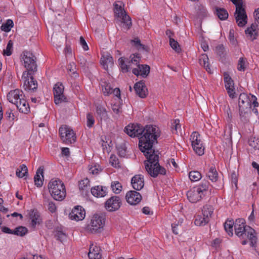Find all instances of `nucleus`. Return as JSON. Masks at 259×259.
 <instances>
[{
    "label": "nucleus",
    "mask_w": 259,
    "mask_h": 259,
    "mask_svg": "<svg viewBox=\"0 0 259 259\" xmlns=\"http://www.w3.org/2000/svg\"><path fill=\"white\" fill-rule=\"evenodd\" d=\"M143 132L139 138V147L144 153L147 159L145 161V168L148 174L152 177L156 178L159 174L164 175L166 169L159 163V156L155 154L153 149L154 143L157 142V138L160 136L159 128L156 126L147 125L143 127Z\"/></svg>",
    "instance_id": "f257e3e1"
},
{
    "label": "nucleus",
    "mask_w": 259,
    "mask_h": 259,
    "mask_svg": "<svg viewBox=\"0 0 259 259\" xmlns=\"http://www.w3.org/2000/svg\"><path fill=\"white\" fill-rule=\"evenodd\" d=\"M235 234L240 238H245L246 236L250 241V246H254L257 238L255 235V230L246 225L244 219H236L234 222Z\"/></svg>",
    "instance_id": "f03ea898"
},
{
    "label": "nucleus",
    "mask_w": 259,
    "mask_h": 259,
    "mask_svg": "<svg viewBox=\"0 0 259 259\" xmlns=\"http://www.w3.org/2000/svg\"><path fill=\"white\" fill-rule=\"evenodd\" d=\"M24 97L23 92L19 89L11 90L7 95L8 100L15 105L20 112L28 113L29 107Z\"/></svg>",
    "instance_id": "7ed1b4c3"
},
{
    "label": "nucleus",
    "mask_w": 259,
    "mask_h": 259,
    "mask_svg": "<svg viewBox=\"0 0 259 259\" xmlns=\"http://www.w3.org/2000/svg\"><path fill=\"white\" fill-rule=\"evenodd\" d=\"M48 189L51 196L55 200L61 201L66 197L64 184L59 179H52L48 184Z\"/></svg>",
    "instance_id": "20e7f679"
},
{
    "label": "nucleus",
    "mask_w": 259,
    "mask_h": 259,
    "mask_svg": "<svg viewBox=\"0 0 259 259\" xmlns=\"http://www.w3.org/2000/svg\"><path fill=\"white\" fill-rule=\"evenodd\" d=\"M238 105L240 113H247L250 111L252 106L258 107V103L255 96L241 93L239 97Z\"/></svg>",
    "instance_id": "39448f33"
},
{
    "label": "nucleus",
    "mask_w": 259,
    "mask_h": 259,
    "mask_svg": "<svg viewBox=\"0 0 259 259\" xmlns=\"http://www.w3.org/2000/svg\"><path fill=\"white\" fill-rule=\"evenodd\" d=\"M106 220L105 213H95L91 218L90 223L85 227L86 230L91 233L101 232L104 226Z\"/></svg>",
    "instance_id": "423d86ee"
},
{
    "label": "nucleus",
    "mask_w": 259,
    "mask_h": 259,
    "mask_svg": "<svg viewBox=\"0 0 259 259\" xmlns=\"http://www.w3.org/2000/svg\"><path fill=\"white\" fill-rule=\"evenodd\" d=\"M59 134L63 142L66 144H71L76 141L75 134L72 129L67 125L61 126Z\"/></svg>",
    "instance_id": "0eeeda50"
},
{
    "label": "nucleus",
    "mask_w": 259,
    "mask_h": 259,
    "mask_svg": "<svg viewBox=\"0 0 259 259\" xmlns=\"http://www.w3.org/2000/svg\"><path fill=\"white\" fill-rule=\"evenodd\" d=\"M35 57L33 54L28 51H24L22 56L21 62H23L25 68L29 72L36 70L37 65L35 61Z\"/></svg>",
    "instance_id": "6e6552de"
},
{
    "label": "nucleus",
    "mask_w": 259,
    "mask_h": 259,
    "mask_svg": "<svg viewBox=\"0 0 259 259\" xmlns=\"http://www.w3.org/2000/svg\"><path fill=\"white\" fill-rule=\"evenodd\" d=\"M22 80L23 81V88L25 90L33 91L37 89V81L33 78L31 72H24Z\"/></svg>",
    "instance_id": "1a4fd4ad"
},
{
    "label": "nucleus",
    "mask_w": 259,
    "mask_h": 259,
    "mask_svg": "<svg viewBox=\"0 0 259 259\" xmlns=\"http://www.w3.org/2000/svg\"><path fill=\"white\" fill-rule=\"evenodd\" d=\"M100 85L102 88V93L104 96H108L113 94L118 99H120V91L119 88H116L113 89L110 82L105 79H101Z\"/></svg>",
    "instance_id": "9d476101"
},
{
    "label": "nucleus",
    "mask_w": 259,
    "mask_h": 259,
    "mask_svg": "<svg viewBox=\"0 0 259 259\" xmlns=\"http://www.w3.org/2000/svg\"><path fill=\"white\" fill-rule=\"evenodd\" d=\"M64 87L61 82L56 83L53 88L54 102L56 104L67 102V98L64 95Z\"/></svg>",
    "instance_id": "9b49d317"
},
{
    "label": "nucleus",
    "mask_w": 259,
    "mask_h": 259,
    "mask_svg": "<svg viewBox=\"0 0 259 259\" xmlns=\"http://www.w3.org/2000/svg\"><path fill=\"white\" fill-rule=\"evenodd\" d=\"M234 17L238 26L243 27L247 24V16L243 6L240 5L236 8Z\"/></svg>",
    "instance_id": "f8f14e48"
},
{
    "label": "nucleus",
    "mask_w": 259,
    "mask_h": 259,
    "mask_svg": "<svg viewBox=\"0 0 259 259\" xmlns=\"http://www.w3.org/2000/svg\"><path fill=\"white\" fill-rule=\"evenodd\" d=\"M121 205V200L119 196H114L107 200L105 203L106 209L110 212L115 211Z\"/></svg>",
    "instance_id": "ddd939ff"
},
{
    "label": "nucleus",
    "mask_w": 259,
    "mask_h": 259,
    "mask_svg": "<svg viewBox=\"0 0 259 259\" xmlns=\"http://www.w3.org/2000/svg\"><path fill=\"white\" fill-rule=\"evenodd\" d=\"M143 126L138 123H131L125 126L124 132L131 137H139L143 132Z\"/></svg>",
    "instance_id": "4468645a"
},
{
    "label": "nucleus",
    "mask_w": 259,
    "mask_h": 259,
    "mask_svg": "<svg viewBox=\"0 0 259 259\" xmlns=\"http://www.w3.org/2000/svg\"><path fill=\"white\" fill-rule=\"evenodd\" d=\"M224 77L225 88L229 97L233 99L235 94L234 81L227 72L224 73Z\"/></svg>",
    "instance_id": "2eb2a0df"
},
{
    "label": "nucleus",
    "mask_w": 259,
    "mask_h": 259,
    "mask_svg": "<svg viewBox=\"0 0 259 259\" xmlns=\"http://www.w3.org/2000/svg\"><path fill=\"white\" fill-rule=\"evenodd\" d=\"M85 214V211L81 206H76L69 213V217L71 220L78 221L84 218Z\"/></svg>",
    "instance_id": "dca6fc26"
},
{
    "label": "nucleus",
    "mask_w": 259,
    "mask_h": 259,
    "mask_svg": "<svg viewBox=\"0 0 259 259\" xmlns=\"http://www.w3.org/2000/svg\"><path fill=\"white\" fill-rule=\"evenodd\" d=\"M126 199L128 203L136 205L141 201L142 196L139 192L136 191H131L127 193Z\"/></svg>",
    "instance_id": "f3484780"
},
{
    "label": "nucleus",
    "mask_w": 259,
    "mask_h": 259,
    "mask_svg": "<svg viewBox=\"0 0 259 259\" xmlns=\"http://www.w3.org/2000/svg\"><path fill=\"white\" fill-rule=\"evenodd\" d=\"M187 196L188 199L191 203H196L204 197L195 187H193L187 192Z\"/></svg>",
    "instance_id": "a211bd4d"
},
{
    "label": "nucleus",
    "mask_w": 259,
    "mask_h": 259,
    "mask_svg": "<svg viewBox=\"0 0 259 259\" xmlns=\"http://www.w3.org/2000/svg\"><path fill=\"white\" fill-rule=\"evenodd\" d=\"M150 70V68L148 65L138 64L137 68L133 69L132 72L137 76L140 75L146 77L149 74Z\"/></svg>",
    "instance_id": "6ab92c4d"
},
{
    "label": "nucleus",
    "mask_w": 259,
    "mask_h": 259,
    "mask_svg": "<svg viewBox=\"0 0 259 259\" xmlns=\"http://www.w3.org/2000/svg\"><path fill=\"white\" fill-rule=\"evenodd\" d=\"M131 184L135 190H141L144 186V177L141 175H135L131 180Z\"/></svg>",
    "instance_id": "aec40b11"
},
{
    "label": "nucleus",
    "mask_w": 259,
    "mask_h": 259,
    "mask_svg": "<svg viewBox=\"0 0 259 259\" xmlns=\"http://www.w3.org/2000/svg\"><path fill=\"white\" fill-rule=\"evenodd\" d=\"M136 94L141 98H145L148 95V90L145 86V82L140 81L137 82L134 86Z\"/></svg>",
    "instance_id": "412c9836"
},
{
    "label": "nucleus",
    "mask_w": 259,
    "mask_h": 259,
    "mask_svg": "<svg viewBox=\"0 0 259 259\" xmlns=\"http://www.w3.org/2000/svg\"><path fill=\"white\" fill-rule=\"evenodd\" d=\"M258 30H259V27L255 24L252 23L245 31L247 38L251 41L256 39L258 35Z\"/></svg>",
    "instance_id": "4be33fe9"
},
{
    "label": "nucleus",
    "mask_w": 259,
    "mask_h": 259,
    "mask_svg": "<svg viewBox=\"0 0 259 259\" xmlns=\"http://www.w3.org/2000/svg\"><path fill=\"white\" fill-rule=\"evenodd\" d=\"M92 194L96 197H103L107 195V188L105 186H97L91 189Z\"/></svg>",
    "instance_id": "5701e85b"
},
{
    "label": "nucleus",
    "mask_w": 259,
    "mask_h": 259,
    "mask_svg": "<svg viewBox=\"0 0 259 259\" xmlns=\"http://www.w3.org/2000/svg\"><path fill=\"white\" fill-rule=\"evenodd\" d=\"M101 63L103 68L107 70L109 67H111L113 65L112 57L108 53L103 54L101 58Z\"/></svg>",
    "instance_id": "b1692460"
},
{
    "label": "nucleus",
    "mask_w": 259,
    "mask_h": 259,
    "mask_svg": "<svg viewBox=\"0 0 259 259\" xmlns=\"http://www.w3.org/2000/svg\"><path fill=\"white\" fill-rule=\"evenodd\" d=\"M29 218L31 220L30 225L35 228L37 224H39L41 220L38 211L36 209L31 210L29 212Z\"/></svg>",
    "instance_id": "393cba45"
},
{
    "label": "nucleus",
    "mask_w": 259,
    "mask_h": 259,
    "mask_svg": "<svg viewBox=\"0 0 259 259\" xmlns=\"http://www.w3.org/2000/svg\"><path fill=\"white\" fill-rule=\"evenodd\" d=\"M124 4L121 1H117L114 4V11L115 16L117 17L122 16L123 15L126 14L124 8Z\"/></svg>",
    "instance_id": "a878e982"
},
{
    "label": "nucleus",
    "mask_w": 259,
    "mask_h": 259,
    "mask_svg": "<svg viewBox=\"0 0 259 259\" xmlns=\"http://www.w3.org/2000/svg\"><path fill=\"white\" fill-rule=\"evenodd\" d=\"M207 177L212 182H216L218 180V172L214 165H211L206 173Z\"/></svg>",
    "instance_id": "bb28decb"
},
{
    "label": "nucleus",
    "mask_w": 259,
    "mask_h": 259,
    "mask_svg": "<svg viewBox=\"0 0 259 259\" xmlns=\"http://www.w3.org/2000/svg\"><path fill=\"white\" fill-rule=\"evenodd\" d=\"M99 248L97 246H91L88 253L90 259H101V254L99 252Z\"/></svg>",
    "instance_id": "cd10ccee"
},
{
    "label": "nucleus",
    "mask_w": 259,
    "mask_h": 259,
    "mask_svg": "<svg viewBox=\"0 0 259 259\" xmlns=\"http://www.w3.org/2000/svg\"><path fill=\"white\" fill-rule=\"evenodd\" d=\"M214 14L221 20H225L228 18V13L224 8H215Z\"/></svg>",
    "instance_id": "c85d7f7f"
},
{
    "label": "nucleus",
    "mask_w": 259,
    "mask_h": 259,
    "mask_svg": "<svg viewBox=\"0 0 259 259\" xmlns=\"http://www.w3.org/2000/svg\"><path fill=\"white\" fill-rule=\"evenodd\" d=\"M119 18L121 20L122 27L126 30H128L132 26V20L131 17L125 14Z\"/></svg>",
    "instance_id": "c756f323"
},
{
    "label": "nucleus",
    "mask_w": 259,
    "mask_h": 259,
    "mask_svg": "<svg viewBox=\"0 0 259 259\" xmlns=\"http://www.w3.org/2000/svg\"><path fill=\"white\" fill-rule=\"evenodd\" d=\"M43 173L44 167L40 166L37 170L36 173L34 178L35 185L37 187H41L43 183L40 175H41L42 177L44 178Z\"/></svg>",
    "instance_id": "7c9ffc66"
},
{
    "label": "nucleus",
    "mask_w": 259,
    "mask_h": 259,
    "mask_svg": "<svg viewBox=\"0 0 259 259\" xmlns=\"http://www.w3.org/2000/svg\"><path fill=\"white\" fill-rule=\"evenodd\" d=\"M209 186V183L208 181H203L195 188L204 197L208 191Z\"/></svg>",
    "instance_id": "2f4dec72"
},
{
    "label": "nucleus",
    "mask_w": 259,
    "mask_h": 259,
    "mask_svg": "<svg viewBox=\"0 0 259 259\" xmlns=\"http://www.w3.org/2000/svg\"><path fill=\"white\" fill-rule=\"evenodd\" d=\"M28 232L27 228L23 226H18L15 228L13 231V235H15L18 236L23 237Z\"/></svg>",
    "instance_id": "473e14b6"
},
{
    "label": "nucleus",
    "mask_w": 259,
    "mask_h": 259,
    "mask_svg": "<svg viewBox=\"0 0 259 259\" xmlns=\"http://www.w3.org/2000/svg\"><path fill=\"white\" fill-rule=\"evenodd\" d=\"M67 69L72 77L75 78L78 77L79 75L77 72L76 66L74 62L70 63L67 66Z\"/></svg>",
    "instance_id": "72a5a7b5"
},
{
    "label": "nucleus",
    "mask_w": 259,
    "mask_h": 259,
    "mask_svg": "<svg viewBox=\"0 0 259 259\" xmlns=\"http://www.w3.org/2000/svg\"><path fill=\"white\" fill-rule=\"evenodd\" d=\"M199 63L201 65L204 66L208 72L211 73V69L209 67L208 64V58L206 55L203 54L201 55L200 58L199 59Z\"/></svg>",
    "instance_id": "f704fd0d"
},
{
    "label": "nucleus",
    "mask_w": 259,
    "mask_h": 259,
    "mask_svg": "<svg viewBox=\"0 0 259 259\" xmlns=\"http://www.w3.org/2000/svg\"><path fill=\"white\" fill-rule=\"evenodd\" d=\"M213 210L212 207L209 205H205L203 206L202 212L203 216L205 218V219L209 220V218L213 213Z\"/></svg>",
    "instance_id": "c9c22d12"
},
{
    "label": "nucleus",
    "mask_w": 259,
    "mask_h": 259,
    "mask_svg": "<svg viewBox=\"0 0 259 259\" xmlns=\"http://www.w3.org/2000/svg\"><path fill=\"white\" fill-rule=\"evenodd\" d=\"M248 144L254 151L259 150V138L251 137L248 139Z\"/></svg>",
    "instance_id": "e433bc0d"
},
{
    "label": "nucleus",
    "mask_w": 259,
    "mask_h": 259,
    "mask_svg": "<svg viewBox=\"0 0 259 259\" xmlns=\"http://www.w3.org/2000/svg\"><path fill=\"white\" fill-rule=\"evenodd\" d=\"M28 172V169L25 164H22L19 166V167L16 170V176L22 178L25 176Z\"/></svg>",
    "instance_id": "4c0bfd02"
},
{
    "label": "nucleus",
    "mask_w": 259,
    "mask_h": 259,
    "mask_svg": "<svg viewBox=\"0 0 259 259\" xmlns=\"http://www.w3.org/2000/svg\"><path fill=\"white\" fill-rule=\"evenodd\" d=\"M233 226H234V222L233 220H227L224 224L225 229L230 236H232L233 235Z\"/></svg>",
    "instance_id": "58836bf2"
},
{
    "label": "nucleus",
    "mask_w": 259,
    "mask_h": 259,
    "mask_svg": "<svg viewBox=\"0 0 259 259\" xmlns=\"http://www.w3.org/2000/svg\"><path fill=\"white\" fill-rule=\"evenodd\" d=\"M247 62L246 59L244 57H240L237 64V69L239 71H245L247 66Z\"/></svg>",
    "instance_id": "ea45409f"
},
{
    "label": "nucleus",
    "mask_w": 259,
    "mask_h": 259,
    "mask_svg": "<svg viewBox=\"0 0 259 259\" xmlns=\"http://www.w3.org/2000/svg\"><path fill=\"white\" fill-rule=\"evenodd\" d=\"M192 147L196 154L199 156L204 154V147L203 146L202 142L193 144Z\"/></svg>",
    "instance_id": "a19ab883"
},
{
    "label": "nucleus",
    "mask_w": 259,
    "mask_h": 259,
    "mask_svg": "<svg viewBox=\"0 0 259 259\" xmlns=\"http://www.w3.org/2000/svg\"><path fill=\"white\" fill-rule=\"evenodd\" d=\"M118 61L122 72H127L130 69L132 68L131 65L128 64V62L127 63H126L123 58H120L118 60Z\"/></svg>",
    "instance_id": "79ce46f5"
},
{
    "label": "nucleus",
    "mask_w": 259,
    "mask_h": 259,
    "mask_svg": "<svg viewBox=\"0 0 259 259\" xmlns=\"http://www.w3.org/2000/svg\"><path fill=\"white\" fill-rule=\"evenodd\" d=\"M79 189L80 190L87 191L90 189V181L88 178L79 182Z\"/></svg>",
    "instance_id": "37998d69"
},
{
    "label": "nucleus",
    "mask_w": 259,
    "mask_h": 259,
    "mask_svg": "<svg viewBox=\"0 0 259 259\" xmlns=\"http://www.w3.org/2000/svg\"><path fill=\"white\" fill-rule=\"evenodd\" d=\"M44 205L48 207V209L51 213H54L56 211L57 207L55 203L49 199H46L44 200Z\"/></svg>",
    "instance_id": "c03bdc74"
},
{
    "label": "nucleus",
    "mask_w": 259,
    "mask_h": 259,
    "mask_svg": "<svg viewBox=\"0 0 259 259\" xmlns=\"http://www.w3.org/2000/svg\"><path fill=\"white\" fill-rule=\"evenodd\" d=\"M13 26V21L11 19H8L5 23L2 25L1 29L5 32H8L10 31Z\"/></svg>",
    "instance_id": "a18cd8bd"
},
{
    "label": "nucleus",
    "mask_w": 259,
    "mask_h": 259,
    "mask_svg": "<svg viewBox=\"0 0 259 259\" xmlns=\"http://www.w3.org/2000/svg\"><path fill=\"white\" fill-rule=\"evenodd\" d=\"M182 222H178L177 223H174L171 224L172 232L174 234L178 235L182 232Z\"/></svg>",
    "instance_id": "49530a36"
},
{
    "label": "nucleus",
    "mask_w": 259,
    "mask_h": 259,
    "mask_svg": "<svg viewBox=\"0 0 259 259\" xmlns=\"http://www.w3.org/2000/svg\"><path fill=\"white\" fill-rule=\"evenodd\" d=\"M209 220L205 219L203 216L198 215L196 216L194 223L197 226L205 225L208 223Z\"/></svg>",
    "instance_id": "de8ad7c7"
},
{
    "label": "nucleus",
    "mask_w": 259,
    "mask_h": 259,
    "mask_svg": "<svg viewBox=\"0 0 259 259\" xmlns=\"http://www.w3.org/2000/svg\"><path fill=\"white\" fill-rule=\"evenodd\" d=\"M189 177L192 181L196 182L200 180L202 176L198 171H191L189 174Z\"/></svg>",
    "instance_id": "09e8293b"
},
{
    "label": "nucleus",
    "mask_w": 259,
    "mask_h": 259,
    "mask_svg": "<svg viewBox=\"0 0 259 259\" xmlns=\"http://www.w3.org/2000/svg\"><path fill=\"white\" fill-rule=\"evenodd\" d=\"M111 187L112 191L115 194H119L121 191L122 188L121 184L118 181L112 182Z\"/></svg>",
    "instance_id": "8fccbe9b"
},
{
    "label": "nucleus",
    "mask_w": 259,
    "mask_h": 259,
    "mask_svg": "<svg viewBox=\"0 0 259 259\" xmlns=\"http://www.w3.org/2000/svg\"><path fill=\"white\" fill-rule=\"evenodd\" d=\"M131 44L139 50H145V46L141 43L140 39L138 37L135 38L134 39L132 40Z\"/></svg>",
    "instance_id": "3c124183"
},
{
    "label": "nucleus",
    "mask_w": 259,
    "mask_h": 259,
    "mask_svg": "<svg viewBox=\"0 0 259 259\" xmlns=\"http://www.w3.org/2000/svg\"><path fill=\"white\" fill-rule=\"evenodd\" d=\"M117 149L118 152V155L122 157H125L126 155V147L125 143H122L118 146Z\"/></svg>",
    "instance_id": "603ef678"
},
{
    "label": "nucleus",
    "mask_w": 259,
    "mask_h": 259,
    "mask_svg": "<svg viewBox=\"0 0 259 259\" xmlns=\"http://www.w3.org/2000/svg\"><path fill=\"white\" fill-rule=\"evenodd\" d=\"M110 163L115 168L120 167L118 158L114 154H112L110 157Z\"/></svg>",
    "instance_id": "864d4df0"
},
{
    "label": "nucleus",
    "mask_w": 259,
    "mask_h": 259,
    "mask_svg": "<svg viewBox=\"0 0 259 259\" xmlns=\"http://www.w3.org/2000/svg\"><path fill=\"white\" fill-rule=\"evenodd\" d=\"M169 45L171 48L175 50L176 52L179 53L181 51V49L179 43L174 39L170 38Z\"/></svg>",
    "instance_id": "5fc2aeb1"
},
{
    "label": "nucleus",
    "mask_w": 259,
    "mask_h": 259,
    "mask_svg": "<svg viewBox=\"0 0 259 259\" xmlns=\"http://www.w3.org/2000/svg\"><path fill=\"white\" fill-rule=\"evenodd\" d=\"M131 61H128V64H130L131 65L132 64H135L137 65L139 64V61L140 60V54H133L131 56Z\"/></svg>",
    "instance_id": "6e6d98bb"
},
{
    "label": "nucleus",
    "mask_w": 259,
    "mask_h": 259,
    "mask_svg": "<svg viewBox=\"0 0 259 259\" xmlns=\"http://www.w3.org/2000/svg\"><path fill=\"white\" fill-rule=\"evenodd\" d=\"M95 117L93 114H87V126L88 128L92 127L95 123Z\"/></svg>",
    "instance_id": "4d7b16f0"
},
{
    "label": "nucleus",
    "mask_w": 259,
    "mask_h": 259,
    "mask_svg": "<svg viewBox=\"0 0 259 259\" xmlns=\"http://www.w3.org/2000/svg\"><path fill=\"white\" fill-rule=\"evenodd\" d=\"M199 137L200 135L198 132H194L192 133V135L191 136L192 145H193V144L202 142L201 141V140L199 138Z\"/></svg>",
    "instance_id": "13d9d810"
},
{
    "label": "nucleus",
    "mask_w": 259,
    "mask_h": 259,
    "mask_svg": "<svg viewBox=\"0 0 259 259\" xmlns=\"http://www.w3.org/2000/svg\"><path fill=\"white\" fill-rule=\"evenodd\" d=\"M55 237L57 240L62 242L66 238V235L62 231L57 230L56 231Z\"/></svg>",
    "instance_id": "bf43d9fd"
},
{
    "label": "nucleus",
    "mask_w": 259,
    "mask_h": 259,
    "mask_svg": "<svg viewBox=\"0 0 259 259\" xmlns=\"http://www.w3.org/2000/svg\"><path fill=\"white\" fill-rule=\"evenodd\" d=\"M12 46L13 44L11 40L9 41L7 45L6 49L4 50V55H7V56H9L12 54Z\"/></svg>",
    "instance_id": "052dcab7"
},
{
    "label": "nucleus",
    "mask_w": 259,
    "mask_h": 259,
    "mask_svg": "<svg viewBox=\"0 0 259 259\" xmlns=\"http://www.w3.org/2000/svg\"><path fill=\"white\" fill-rule=\"evenodd\" d=\"M228 38L232 45H234L237 43V40L234 37V31L233 29L230 30Z\"/></svg>",
    "instance_id": "680f3d73"
},
{
    "label": "nucleus",
    "mask_w": 259,
    "mask_h": 259,
    "mask_svg": "<svg viewBox=\"0 0 259 259\" xmlns=\"http://www.w3.org/2000/svg\"><path fill=\"white\" fill-rule=\"evenodd\" d=\"M181 127V125L180 124V120L179 119H175L174 122L172 123L171 128L172 130V132L174 133V130H175V133H177V130L178 128Z\"/></svg>",
    "instance_id": "e2e57ef3"
},
{
    "label": "nucleus",
    "mask_w": 259,
    "mask_h": 259,
    "mask_svg": "<svg viewBox=\"0 0 259 259\" xmlns=\"http://www.w3.org/2000/svg\"><path fill=\"white\" fill-rule=\"evenodd\" d=\"M197 13L199 16H205V15H206L207 14V11L206 10V8L203 6H199L198 8Z\"/></svg>",
    "instance_id": "0e129e2a"
},
{
    "label": "nucleus",
    "mask_w": 259,
    "mask_h": 259,
    "mask_svg": "<svg viewBox=\"0 0 259 259\" xmlns=\"http://www.w3.org/2000/svg\"><path fill=\"white\" fill-rule=\"evenodd\" d=\"M225 48L223 45H220L215 48V51L220 56H221L223 54Z\"/></svg>",
    "instance_id": "69168bd1"
},
{
    "label": "nucleus",
    "mask_w": 259,
    "mask_h": 259,
    "mask_svg": "<svg viewBox=\"0 0 259 259\" xmlns=\"http://www.w3.org/2000/svg\"><path fill=\"white\" fill-rule=\"evenodd\" d=\"M254 24H255L258 27H259V8L255 10L254 12Z\"/></svg>",
    "instance_id": "338daca9"
},
{
    "label": "nucleus",
    "mask_w": 259,
    "mask_h": 259,
    "mask_svg": "<svg viewBox=\"0 0 259 259\" xmlns=\"http://www.w3.org/2000/svg\"><path fill=\"white\" fill-rule=\"evenodd\" d=\"M80 44L84 51H87L89 50V47L82 36H80Z\"/></svg>",
    "instance_id": "774afa93"
}]
</instances>
